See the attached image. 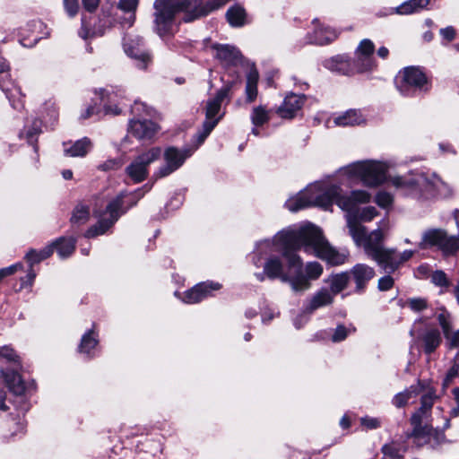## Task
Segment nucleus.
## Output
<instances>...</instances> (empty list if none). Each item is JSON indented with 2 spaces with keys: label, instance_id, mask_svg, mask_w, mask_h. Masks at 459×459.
<instances>
[{
  "label": "nucleus",
  "instance_id": "16",
  "mask_svg": "<svg viewBox=\"0 0 459 459\" xmlns=\"http://www.w3.org/2000/svg\"><path fill=\"white\" fill-rule=\"evenodd\" d=\"M159 126L148 119H135L129 121L128 133L140 141L152 140L159 131Z\"/></svg>",
  "mask_w": 459,
  "mask_h": 459
},
{
  "label": "nucleus",
  "instance_id": "37",
  "mask_svg": "<svg viewBox=\"0 0 459 459\" xmlns=\"http://www.w3.org/2000/svg\"><path fill=\"white\" fill-rule=\"evenodd\" d=\"M52 254H53V246L48 245L39 251L31 249L30 251H29L26 254L25 259L30 263V267H31L34 264H38L40 261L47 259Z\"/></svg>",
  "mask_w": 459,
  "mask_h": 459
},
{
  "label": "nucleus",
  "instance_id": "50",
  "mask_svg": "<svg viewBox=\"0 0 459 459\" xmlns=\"http://www.w3.org/2000/svg\"><path fill=\"white\" fill-rule=\"evenodd\" d=\"M377 215V211L373 206L364 208L359 215V219L362 221H370Z\"/></svg>",
  "mask_w": 459,
  "mask_h": 459
},
{
  "label": "nucleus",
  "instance_id": "61",
  "mask_svg": "<svg viewBox=\"0 0 459 459\" xmlns=\"http://www.w3.org/2000/svg\"><path fill=\"white\" fill-rule=\"evenodd\" d=\"M307 315H308V314L304 311L303 314H301L299 316H298L295 319L294 325H295L296 328L299 329L301 327V325H302L301 321H304V323H306L308 320V317Z\"/></svg>",
  "mask_w": 459,
  "mask_h": 459
},
{
  "label": "nucleus",
  "instance_id": "46",
  "mask_svg": "<svg viewBox=\"0 0 459 459\" xmlns=\"http://www.w3.org/2000/svg\"><path fill=\"white\" fill-rule=\"evenodd\" d=\"M430 413L429 411H421L420 408H419L411 417V424L412 428L414 427H420L424 426L422 423L424 420L428 419L429 417Z\"/></svg>",
  "mask_w": 459,
  "mask_h": 459
},
{
  "label": "nucleus",
  "instance_id": "11",
  "mask_svg": "<svg viewBox=\"0 0 459 459\" xmlns=\"http://www.w3.org/2000/svg\"><path fill=\"white\" fill-rule=\"evenodd\" d=\"M192 155L189 148L178 149L170 146L165 149L163 152L164 164L159 167L153 173L154 179H160L169 176L178 170Z\"/></svg>",
  "mask_w": 459,
  "mask_h": 459
},
{
  "label": "nucleus",
  "instance_id": "2",
  "mask_svg": "<svg viewBox=\"0 0 459 459\" xmlns=\"http://www.w3.org/2000/svg\"><path fill=\"white\" fill-rule=\"evenodd\" d=\"M370 199V194L364 190H355L350 195H342L340 186H326L323 183L316 182L309 185L296 196L289 198L285 203V206L288 210L294 212L310 206L327 208L334 202L342 210L347 212V222L348 217L351 216L360 224L357 216L353 214L352 212L359 204H367Z\"/></svg>",
  "mask_w": 459,
  "mask_h": 459
},
{
  "label": "nucleus",
  "instance_id": "29",
  "mask_svg": "<svg viewBox=\"0 0 459 459\" xmlns=\"http://www.w3.org/2000/svg\"><path fill=\"white\" fill-rule=\"evenodd\" d=\"M431 429L432 426L429 424L414 427L411 432L407 435V437L412 438L417 447H422L427 444H430Z\"/></svg>",
  "mask_w": 459,
  "mask_h": 459
},
{
  "label": "nucleus",
  "instance_id": "62",
  "mask_svg": "<svg viewBox=\"0 0 459 459\" xmlns=\"http://www.w3.org/2000/svg\"><path fill=\"white\" fill-rule=\"evenodd\" d=\"M143 195H144V192H143L142 189H138L134 194L128 195H126V197L129 200H133L135 196V200L132 204V205H133V204H135L137 200H139L141 197H143Z\"/></svg>",
  "mask_w": 459,
  "mask_h": 459
},
{
  "label": "nucleus",
  "instance_id": "6",
  "mask_svg": "<svg viewBox=\"0 0 459 459\" xmlns=\"http://www.w3.org/2000/svg\"><path fill=\"white\" fill-rule=\"evenodd\" d=\"M388 165L375 160L358 161L342 168L338 177L342 185L351 186L355 182H362L367 186H377L386 178Z\"/></svg>",
  "mask_w": 459,
  "mask_h": 459
},
{
  "label": "nucleus",
  "instance_id": "3",
  "mask_svg": "<svg viewBox=\"0 0 459 459\" xmlns=\"http://www.w3.org/2000/svg\"><path fill=\"white\" fill-rule=\"evenodd\" d=\"M348 230L356 246L362 247L368 257L374 260L387 273H394L413 255L411 250L399 253L396 249L385 247L383 229H377L367 233L366 227L359 224L351 216L348 217Z\"/></svg>",
  "mask_w": 459,
  "mask_h": 459
},
{
  "label": "nucleus",
  "instance_id": "51",
  "mask_svg": "<svg viewBox=\"0 0 459 459\" xmlns=\"http://www.w3.org/2000/svg\"><path fill=\"white\" fill-rule=\"evenodd\" d=\"M121 166H122V162H121L120 160H118V159H110V160H106L102 164H100L99 166V169L103 170V171L116 170V169L121 168Z\"/></svg>",
  "mask_w": 459,
  "mask_h": 459
},
{
  "label": "nucleus",
  "instance_id": "63",
  "mask_svg": "<svg viewBox=\"0 0 459 459\" xmlns=\"http://www.w3.org/2000/svg\"><path fill=\"white\" fill-rule=\"evenodd\" d=\"M94 111H95V108L93 106H89L85 109V111L81 114V118L86 119V118L91 117L94 114Z\"/></svg>",
  "mask_w": 459,
  "mask_h": 459
},
{
  "label": "nucleus",
  "instance_id": "26",
  "mask_svg": "<svg viewBox=\"0 0 459 459\" xmlns=\"http://www.w3.org/2000/svg\"><path fill=\"white\" fill-rule=\"evenodd\" d=\"M334 296L326 288H322L316 291L309 299L305 312L313 313L315 310L331 305L333 302Z\"/></svg>",
  "mask_w": 459,
  "mask_h": 459
},
{
  "label": "nucleus",
  "instance_id": "60",
  "mask_svg": "<svg viewBox=\"0 0 459 459\" xmlns=\"http://www.w3.org/2000/svg\"><path fill=\"white\" fill-rule=\"evenodd\" d=\"M8 71H9V65L5 63V62H1L0 63V75L1 78H10L9 74H8Z\"/></svg>",
  "mask_w": 459,
  "mask_h": 459
},
{
  "label": "nucleus",
  "instance_id": "56",
  "mask_svg": "<svg viewBox=\"0 0 459 459\" xmlns=\"http://www.w3.org/2000/svg\"><path fill=\"white\" fill-rule=\"evenodd\" d=\"M230 0H209L207 2V4L209 6L210 12H213L215 10H218L221 8L223 5H225Z\"/></svg>",
  "mask_w": 459,
  "mask_h": 459
},
{
  "label": "nucleus",
  "instance_id": "34",
  "mask_svg": "<svg viewBox=\"0 0 459 459\" xmlns=\"http://www.w3.org/2000/svg\"><path fill=\"white\" fill-rule=\"evenodd\" d=\"M430 0H409L398 6L396 10L400 14H411L426 8Z\"/></svg>",
  "mask_w": 459,
  "mask_h": 459
},
{
  "label": "nucleus",
  "instance_id": "1",
  "mask_svg": "<svg viewBox=\"0 0 459 459\" xmlns=\"http://www.w3.org/2000/svg\"><path fill=\"white\" fill-rule=\"evenodd\" d=\"M279 247L276 250L282 251V257L290 271H293L291 287L294 292H304L310 289L311 281L317 280L323 273V266L317 262H308L302 271L303 262L296 253L303 248L307 254H313L326 261L331 265L343 264L349 256V252L338 251L324 238L319 228L313 224H306L299 228H290L280 231L273 239H264L258 249Z\"/></svg>",
  "mask_w": 459,
  "mask_h": 459
},
{
  "label": "nucleus",
  "instance_id": "45",
  "mask_svg": "<svg viewBox=\"0 0 459 459\" xmlns=\"http://www.w3.org/2000/svg\"><path fill=\"white\" fill-rule=\"evenodd\" d=\"M446 442L447 440L443 430L431 429L430 446L432 448L435 449Z\"/></svg>",
  "mask_w": 459,
  "mask_h": 459
},
{
  "label": "nucleus",
  "instance_id": "33",
  "mask_svg": "<svg viewBox=\"0 0 459 459\" xmlns=\"http://www.w3.org/2000/svg\"><path fill=\"white\" fill-rule=\"evenodd\" d=\"M139 0H120L119 8L128 13V17L124 18L121 23L124 26L131 27L135 20V10Z\"/></svg>",
  "mask_w": 459,
  "mask_h": 459
},
{
  "label": "nucleus",
  "instance_id": "41",
  "mask_svg": "<svg viewBox=\"0 0 459 459\" xmlns=\"http://www.w3.org/2000/svg\"><path fill=\"white\" fill-rule=\"evenodd\" d=\"M97 344L98 340L93 336V331H89L82 338L79 351L89 355L91 350L94 349Z\"/></svg>",
  "mask_w": 459,
  "mask_h": 459
},
{
  "label": "nucleus",
  "instance_id": "28",
  "mask_svg": "<svg viewBox=\"0 0 459 459\" xmlns=\"http://www.w3.org/2000/svg\"><path fill=\"white\" fill-rule=\"evenodd\" d=\"M350 281V274L348 272L331 274L325 282L330 287L329 291L335 296L346 289Z\"/></svg>",
  "mask_w": 459,
  "mask_h": 459
},
{
  "label": "nucleus",
  "instance_id": "36",
  "mask_svg": "<svg viewBox=\"0 0 459 459\" xmlns=\"http://www.w3.org/2000/svg\"><path fill=\"white\" fill-rule=\"evenodd\" d=\"M229 23L233 27H241L245 24L246 12L240 6H232L226 13Z\"/></svg>",
  "mask_w": 459,
  "mask_h": 459
},
{
  "label": "nucleus",
  "instance_id": "58",
  "mask_svg": "<svg viewBox=\"0 0 459 459\" xmlns=\"http://www.w3.org/2000/svg\"><path fill=\"white\" fill-rule=\"evenodd\" d=\"M440 34L444 39H447L448 41H451L452 39H454L455 36V30L453 27L448 26L446 28L441 29Z\"/></svg>",
  "mask_w": 459,
  "mask_h": 459
},
{
  "label": "nucleus",
  "instance_id": "44",
  "mask_svg": "<svg viewBox=\"0 0 459 459\" xmlns=\"http://www.w3.org/2000/svg\"><path fill=\"white\" fill-rule=\"evenodd\" d=\"M354 331H355L354 328H347L343 325H339L335 328V330L331 337V340L333 342H340L345 340L346 337L349 335V333H351V332H354Z\"/></svg>",
  "mask_w": 459,
  "mask_h": 459
},
{
  "label": "nucleus",
  "instance_id": "39",
  "mask_svg": "<svg viewBox=\"0 0 459 459\" xmlns=\"http://www.w3.org/2000/svg\"><path fill=\"white\" fill-rule=\"evenodd\" d=\"M419 393H420V390L417 386H411L409 389H406L404 392L397 394L393 400V403L396 407L401 408V407L404 406L411 398L416 397Z\"/></svg>",
  "mask_w": 459,
  "mask_h": 459
},
{
  "label": "nucleus",
  "instance_id": "5",
  "mask_svg": "<svg viewBox=\"0 0 459 459\" xmlns=\"http://www.w3.org/2000/svg\"><path fill=\"white\" fill-rule=\"evenodd\" d=\"M154 8L156 31L161 37L172 32L174 17L178 12L185 13L183 20L186 22L211 13L203 0H156Z\"/></svg>",
  "mask_w": 459,
  "mask_h": 459
},
{
  "label": "nucleus",
  "instance_id": "9",
  "mask_svg": "<svg viewBox=\"0 0 459 459\" xmlns=\"http://www.w3.org/2000/svg\"><path fill=\"white\" fill-rule=\"evenodd\" d=\"M232 83H228L220 89L214 98L209 100L206 104L205 121L203 131L198 134V143L201 144L216 126L222 115L217 117L221 111L222 101L229 96Z\"/></svg>",
  "mask_w": 459,
  "mask_h": 459
},
{
  "label": "nucleus",
  "instance_id": "24",
  "mask_svg": "<svg viewBox=\"0 0 459 459\" xmlns=\"http://www.w3.org/2000/svg\"><path fill=\"white\" fill-rule=\"evenodd\" d=\"M324 66L333 72H336L342 74H351L356 72L353 63L345 56H336L326 59L324 62Z\"/></svg>",
  "mask_w": 459,
  "mask_h": 459
},
{
  "label": "nucleus",
  "instance_id": "53",
  "mask_svg": "<svg viewBox=\"0 0 459 459\" xmlns=\"http://www.w3.org/2000/svg\"><path fill=\"white\" fill-rule=\"evenodd\" d=\"M360 422L367 429H376L381 426V421L377 418L363 417Z\"/></svg>",
  "mask_w": 459,
  "mask_h": 459
},
{
  "label": "nucleus",
  "instance_id": "12",
  "mask_svg": "<svg viewBox=\"0 0 459 459\" xmlns=\"http://www.w3.org/2000/svg\"><path fill=\"white\" fill-rule=\"evenodd\" d=\"M123 198L124 195L121 194L108 204L102 218L85 232L86 238H90L104 234L117 221L120 216L119 211Z\"/></svg>",
  "mask_w": 459,
  "mask_h": 459
},
{
  "label": "nucleus",
  "instance_id": "31",
  "mask_svg": "<svg viewBox=\"0 0 459 459\" xmlns=\"http://www.w3.org/2000/svg\"><path fill=\"white\" fill-rule=\"evenodd\" d=\"M406 451L405 446L394 441L385 444L381 448L383 459H403Z\"/></svg>",
  "mask_w": 459,
  "mask_h": 459
},
{
  "label": "nucleus",
  "instance_id": "4",
  "mask_svg": "<svg viewBox=\"0 0 459 459\" xmlns=\"http://www.w3.org/2000/svg\"><path fill=\"white\" fill-rule=\"evenodd\" d=\"M391 182L404 195L417 201H429L437 196L447 198L454 194L452 186L435 172L417 171L410 178L394 177Z\"/></svg>",
  "mask_w": 459,
  "mask_h": 459
},
{
  "label": "nucleus",
  "instance_id": "40",
  "mask_svg": "<svg viewBox=\"0 0 459 459\" xmlns=\"http://www.w3.org/2000/svg\"><path fill=\"white\" fill-rule=\"evenodd\" d=\"M269 112L263 106L254 108L251 114V121L254 126H263L269 121Z\"/></svg>",
  "mask_w": 459,
  "mask_h": 459
},
{
  "label": "nucleus",
  "instance_id": "42",
  "mask_svg": "<svg viewBox=\"0 0 459 459\" xmlns=\"http://www.w3.org/2000/svg\"><path fill=\"white\" fill-rule=\"evenodd\" d=\"M431 282L440 288H447L450 286V281L446 273L442 270H437L430 275Z\"/></svg>",
  "mask_w": 459,
  "mask_h": 459
},
{
  "label": "nucleus",
  "instance_id": "54",
  "mask_svg": "<svg viewBox=\"0 0 459 459\" xmlns=\"http://www.w3.org/2000/svg\"><path fill=\"white\" fill-rule=\"evenodd\" d=\"M20 269H22V264L21 263H17L11 266L0 269V281L6 276L13 274Z\"/></svg>",
  "mask_w": 459,
  "mask_h": 459
},
{
  "label": "nucleus",
  "instance_id": "59",
  "mask_svg": "<svg viewBox=\"0 0 459 459\" xmlns=\"http://www.w3.org/2000/svg\"><path fill=\"white\" fill-rule=\"evenodd\" d=\"M100 94L102 101L111 102L114 100L115 93L113 91L105 89L100 90Z\"/></svg>",
  "mask_w": 459,
  "mask_h": 459
},
{
  "label": "nucleus",
  "instance_id": "13",
  "mask_svg": "<svg viewBox=\"0 0 459 459\" xmlns=\"http://www.w3.org/2000/svg\"><path fill=\"white\" fill-rule=\"evenodd\" d=\"M124 49L126 54L135 61L139 69H146L152 63L151 54L143 48V40L137 35L127 34L124 37Z\"/></svg>",
  "mask_w": 459,
  "mask_h": 459
},
{
  "label": "nucleus",
  "instance_id": "55",
  "mask_svg": "<svg viewBox=\"0 0 459 459\" xmlns=\"http://www.w3.org/2000/svg\"><path fill=\"white\" fill-rule=\"evenodd\" d=\"M394 285V279L391 276H384L378 280V289L382 291L390 290Z\"/></svg>",
  "mask_w": 459,
  "mask_h": 459
},
{
  "label": "nucleus",
  "instance_id": "8",
  "mask_svg": "<svg viewBox=\"0 0 459 459\" xmlns=\"http://www.w3.org/2000/svg\"><path fill=\"white\" fill-rule=\"evenodd\" d=\"M419 247L422 249L437 247L445 255H451L459 250V238L448 236L443 229H429L423 232Z\"/></svg>",
  "mask_w": 459,
  "mask_h": 459
},
{
  "label": "nucleus",
  "instance_id": "18",
  "mask_svg": "<svg viewBox=\"0 0 459 459\" xmlns=\"http://www.w3.org/2000/svg\"><path fill=\"white\" fill-rule=\"evenodd\" d=\"M0 89L4 93L13 109H23L25 95L22 92L21 87L11 78H0Z\"/></svg>",
  "mask_w": 459,
  "mask_h": 459
},
{
  "label": "nucleus",
  "instance_id": "57",
  "mask_svg": "<svg viewBox=\"0 0 459 459\" xmlns=\"http://www.w3.org/2000/svg\"><path fill=\"white\" fill-rule=\"evenodd\" d=\"M84 9L90 13L94 12L100 4V0H82Z\"/></svg>",
  "mask_w": 459,
  "mask_h": 459
},
{
  "label": "nucleus",
  "instance_id": "22",
  "mask_svg": "<svg viewBox=\"0 0 459 459\" xmlns=\"http://www.w3.org/2000/svg\"><path fill=\"white\" fill-rule=\"evenodd\" d=\"M437 318L448 347L450 349L459 347V329L453 331L450 314L443 310Z\"/></svg>",
  "mask_w": 459,
  "mask_h": 459
},
{
  "label": "nucleus",
  "instance_id": "25",
  "mask_svg": "<svg viewBox=\"0 0 459 459\" xmlns=\"http://www.w3.org/2000/svg\"><path fill=\"white\" fill-rule=\"evenodd\" d=\"M419 339L421 342L424 352L427 354L434 352L442 342L440 332L437 328L425 329Z\"/></svg>",
  "mask_w": 459,
  "mask_h": 459
},
{
  "label": "nucleus",
  "instance_id": "7",
  "mask_svg": "<svg viewBox=\"0 0 459 459\" xmlns=\"http://www.w3.org/2000/svg\"><path fill=\"white\" fill-rule=\"evenodd\" d=\"M264 240H262V242ZM260 243L261 241L256 244L255 253L253 257V264L256 267H260L262 265L261 255L264 254H270V255L267 258H265V261L263 264L264 272L255 274L256 279L259 281H263L265 279V277L271 280L280 279L282 282H286L291 287L293 271H290L288 266V270L284 271V264L280 256L272 255L274 252H281L282 254V251L276 250L277 248H279V247L275 245L272 247L273 251H271L270 248L259 250L258 246Z\"/></svg>",
  "mask_w": 459,
  "mask_h": 459
},
{
  "label": "nucleus",
  "instance_id": "43",
  "mask_svg": "<svg viewBox=\"0 0 459 459\" xmlns=\"http://www.w3.org/2000/svg\"><path fill=\"white\" fill-rule=\"evenodd\" d=\"M459 375V358L455 357L453 360V365L447 371L444 381L443 386L446 388L451 385L453 380Z\"/></svg>",
  "mask_w": 459,
  "mask_h": 459
},
{
  "label": "nucleus",
  "instance_id": "48",
  "mask_svg": "<svg viewBox=\"0 0 459 459\" xmlns=\"http://www.w3.org/2000/svg\"><path fill=\"white\" fill-rule=\"evenodd\" d=\"M409 307L415 312H420L427 308L428 302L422 298H413L407 300Z\"/></svg>",
  "mask_w": 459,
  "mask_h": 459
},
{
  "label": "nucleus",
  "instance_id": "27",
  "mask_svg": "<svg viewBox=\"0 0 459 459\" xmlns=\"http://www.w3.org/2000/svg\"><path fill=\"white\" fill-rule=\"evenodd\" d=\"M67 145V143H65L64 152L65 155L69 157H84L92 147L91 141L87 137L74 142L70 146Z\"/></svg>",
  "mask_w": 459,
  "mask_h": 459
},
{
  "label": "nucleus",
  "instance_id": "14",
  "mask_svg": "<svg viewBox=\"0 0 459 459\" xmlns=\"http://www.w3.org/2000/svg\"><path fill=\"white\" fill-rule=\"evenodd\" d=\"M427 83L424 73L417 67H407L397 82V89L403 96H411Z\"/></svg>",
  "mask_w": 459,
  "mask_h": 459
},
{
  "label": "nucleus",
  "instance_id": "23",
  "mask_svg": "<svg viewBox=\"0 0 459 459\" xmlns=\"http://www.w3.org/2000/svg\"><path fill=\"white\" fill-rule=\"evenodd\" d=\"M337 36L335 30L314 21V31L309 36V40L315 44L324 45L334 40Z\"/></svg>",
  "mask_w": 459,
  "mask_h": 459
},
{
  "label": "nucleus",
  "instance_id": "64",
  "mask_svg": "<svg viewBox=\"0 0 459 459\" xmlns=\"http://www.w3.org/2000/svg\"><path fill=\"white\" fill-rule=\"evenodd\" d=\"M8 409L5 403V393L4 390H0V410L6 411Z\"/></svg>",
  "mask_w": 459,
  "mask_h": 459
},
{
  "label": "nucleus",
  "instance_id": "21",
  "mask_svg": "<svg viewBox=\"0 0 459 459\" xmlns=\"http://www.w3.org/2000/svg\"><path fill=\"white\" fill-rule=\"evenodd\" d=\"M305 102V96L299 94H288L282 104L278 108L277 113L282 118H292L302 108Z\"/></svg>",
  "mask_w": 459,
  "mask_h": 459
},
{
  "label": "nucleus",
  "instance_id": "20",
  "mask_svg": "<svg viewBox=\"0 0 459 459\" xmlns=\"http://www.w3.org/2000/svg\"><path fill=\"white\" fill-rule=\"evenodd\" d=\"M213 56L224 66L237 65L241 62L242 56L238 48L230 45L216 44L212 46Z\"/></svg>",
  "mask_w": 459,
  "mask_h": 459
},
{
  "label": "nucleus",
  "instance_id": "15",
  "mask_svg": "<svg viewBox=\"0 0 459 459\" xmlns=\"http://www.w3.org/2000/svg\"><path fill=\"white\" fill-rule=\"evenodd\" d=\"M375 46L369 39H363L356 51V59L353 61L356 72L363 73L371 70L375 64L373 53Z\"/></svg>",
  "mask_w": 459,
  "mask_h": 459
},
{
  "label": "nucleus",
  "instance_id": "35",
  "mask_svg": "<svg viewBox=\"0 0 459 459\" xmlns=\"http://www.w3.org/2000/svg\"><path fill=\"white\" fill-rule=\"evenodd\" d=\"M258 72L255 69L250 70L247 77L246 94L247 101L253 102L257 96Z\"/></svg>",
  "mask_w": 459,
  "mask_h": 459
},
{
  "label": "nucleus",
  "instance_id": "17",
  "mask_svg": "<svg viewBox=\"0 0 459 459\" xmlns=\"http://www.w3.org/2000/svg\"><path fill=\"white\" fill-rule=\"evenodd\" d=\"M348 273L350 280L351 279L355 283L354 291L359 294L364 292L368 283L376 275L374 268L366 264H357Z\"/></svg>",
  "mask_w": 459,
  "mask_h": 459
},
{
  "label": "nucleus",
  "instance_id": "30",
  "mask_svg": "<svg viewBox=\"0 0 459 459\" xmlns=\"http://www.w3.org/2000/svg\"><path fill=\"white\" fill-rule=\"evenodd\" d=\"M365 121L361 113L355 109H350L343 114L333 118L335 126H353L360 125Z\"/></svg>",
  "mask_w": 459,
  "mask_h": 459
},
{
  "label": "nucleus",
  "instance_id": "32",
  "mask_svg": "<svg viewBox=\"0 0 459 459\" xmlns=\"http://www.w3.org/2000/svg\"><path fill=\"white\" fill-rule=\"evenodd\" d=\"M50 246H53V250L55 248L56 249V252L61 258H65L74 251L75 239L73 238H60Z\"/></svg>",
  "mask_w": 459,
  "mask_h": 459
},
{
  "label": "nucleus",
  "instance_id": "52",
  "mask_svg": "<svg viewBox=\"0 0 459 459\" xmlns=\"http://www.w3.org/2000/svg\"><path fill=\"white\" fill-rule=\"evenodd\" d=\"M64 6L68 15L73 17L79 11V0H64Z\"/></svg>",
  "mask_w": 459,
  "mask_h": 459
},
{
  "label": "nucleus",
  "instance_id": "19",
  "mask_svg": "<svg viewBox=\"0 0 459 459\" xmlns=\"http://www.w3.org/2000/svg\"><path fill=\"white\" fill-rule=\"evenodd\" d=\"M221 285L218 282H201L186 290L183 301L187 304H195L209 297L213 290H220Z\"/></svg>",
  "mask_w": 459,
  "mask_h": 459
},
{
  "label": "nucleus",
  "instance_id": "49",
  "mask_svg": "<svg viewBox=\"0 0 459 459\" xmlns=\"http://www.w3.org/2000/svg\"><path fill=\"white\" fill-rule=\"evenodd\" d=\"M393 195L387 192L380 191L376 195V203L382 208H387L393 204Z\"/></svg>",
  "mask_w": 459,
  "mask_h": 459
},
{
  "label": "nucleus",
  "instance_id": "38",
  "mask_svg": "<svg viewBox=\"0 0 459 459\" xmlns=\"http://www.w3.org/2000/svg\"><path fill=\"white\" fill-rule=\"evenodd\" d=\"M90 218V210L89 207L79 204L74 209L71 222L73 225H82L88 221Z\"/></svg>",
  "mask_w": 459,
  "mask_h": 459
},
{
  "label": "nucleus",
  "instance_id": "10",
  "mask_svg": "<svg viewBox=\"0 0 459 459\" xmlns=\"http://www.w3.org/2000/svg\"><path fill=\"white\" fill-rule=\"evenodd\" d=\"M162 154L160 147H152L145 152H143L132 160L126 167V175L134 182L141 183L148 177V167L158 160Z\"/></svg>",
  "mask_w": 459,
  "mask_h": 459
},
{
  "label": "nucleus",
  "instance_id": "47",
  "mask_svg": "<svg viewBox=\"0 0 459 459\" xmlns=\"http://www.w3.org/2000/svg\"><path fill=\"white\" fill-rule=\"evenodd\" d=\"M436 398L435 392L429 391L426 394L421 397L420 409L421 411H429L430 413Z\"/></svg>",
  "mask_w": 459,
  "mask_h": 459
}]
</instances>
